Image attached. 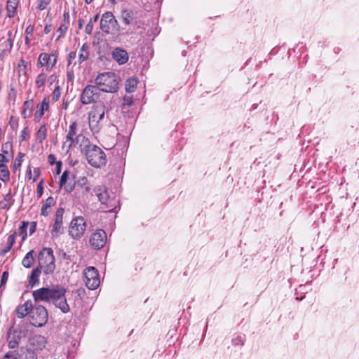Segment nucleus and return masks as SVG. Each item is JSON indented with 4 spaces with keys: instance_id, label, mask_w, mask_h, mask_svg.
I'll return each mask as SVG.
<instances>
[{
    "instance_id": "55",
    "label": "nucleus",
    "mask_w": 359,
    "mask_h": 359,
    "mask_svg": "<svg viewBox=\"0 0 359 359\" xmlns=\"http://www.w3.org/2000/svg\"><path fill=\"white\" fill-rule=\"evenodd\" d=\"M7 278H8V273L4 272L3 275H2V278H1V284H3L4 283H5L7 280Z\"/></svg>"
},
{
    "instance_id": "51",
    "label": "nucleus",
    "mask_w": 359,
    "mask_h": 359,
    "mask_svg": "<svg viewBox=\"0 0 359 359\" xmlns=\"http://www.w3.org/2000/svg\"><path fill=\"white\" fill-rule=\"evenodd\" d=\"M41 174L40 169L39 168H34L33 170V182L36 181Z\"/></svg>"
},
{
    "instance_id": "40",
    "label": "nucleus",
    "mask_w": 359,
    "mask_h": 359,
    "mask_svg": "<svg viewBox=\"0 0 359 359\" xmlns=\"http://www.w3.org/2000/svg\"><path fill=\"white\" fill-rule=\"evenodd\" d=\"M29 133H30V131H29V129L28 128V127L24 128L23 130L21 131V135L20 137V142L27 140L29 136Z\"/></svg>"
},
{
    "instance_id": "10",
    "label": "nucleus",
    "mask_w": 359,
    "mask_h": 359,
    "mask_svg": "<svg viewBox=\"0 0 359 359\" xmlns=\"http://www.w3.org/2000/svg\"><path fill=\"white\" fill-rule=\"evenodd\" d=\"M93 189L94 188L92 187L87 177H81L77 180L76 194L79 195V197L88 199L90 196L93 195Z\"/></svg>"
},
{
    "instance_id": "2",
    "label": "nucleus",
    "mask_w": 359,
    "mask_h": 359,
    "mask_svg": "<svg viewBox=\"0 0 359 359\" xmlns=\"http://www.w3.org/2000/svg\"><path fill=\"white\" fill-rule=\"evenodd\" d=\"M25 316H17L14 320V325L10 328L8 332V346L11 348H15L20 341L27 337L30 330L24 323Z\"/></svg>"
},
{
    "instance_id": "20",
    "label": "nucleus",
    "mask_w": 359,
    "mask_h": 359,
    "mask_svg": "<svg viewBox=\"0 0 359 359\" xmlns=\"http://www.w3.org/2000/svg\"><path fill=\"white\" fill-rule=\"evenodd\" d=\"M29 349L34 351L42 350L46 344V338L41 335H35L29 339Z\"/></svg>"
},
{
    "instance_id": "17",
    "label": "nucleus",
    "mask_w": 359,
    "mask_h": 359,
    "mask_svg": "<svg viewBox=\"0 0 359 359\" xmlns=\"http://www.w3.org/2000/svg\"><path fill=\"white\" fill-rule=\"evenodd\" d=\"M77 123L76 121L72 123L69 126L66 140L63 143L62 149L64 152L67 153L74 142V137L76 135Z\"/></svg>"
},
{
    "instance_id": "33",
    "label": "nucleus",
    "mask_w": 359,
    "mask_h": 359,
    "mask_svg": "<svg viewBox=\"0 0 359 359\" xmlns=\"http://www.w3.org/2000/svg\"><path fill=\"white\" fill-rule=\"evenodd\" d=\"M47 74L42 72H41L36 78L35 79V86L37 88H41L43 87L46 83V81L47 79Z\"/></svg>"
},
{
    "instance_id": "19",
    "label": "nucleus",
    "mask_w": 359,
    "mask_h": 359,
    "mask_svg": "<svg viewBox=\"0 0 359 359\" xmlns=\"http://www.w3.org/2000/svg\"><path fill=\"white\" fill-rule=\"evenodd\" d=\"M112 58L118 64H126L129 59L128 53L126 50L121 48H116L111 53Z\"/></svg>"
},
{
    "instance_id": "35",
    "label": "nucleus",
    "mask_w": 359,
    "mask_h": 359,
    "mask_svg": "<svg viewBox=\"0 0 359 359\" xmlns=\"http://www.w3.org/2000/svg\"><path fill=\"white\" fill-rule=\"evenodd\" d=\"M41 271L42 270L39 267H37L36 269L32 270L31 276L29 277V283L31 284H35L36 282L39 281V277L40 276Z\"/></svg>"
},
{
    "instance_id": "63",
    "label": "nucleus",
    "mask_w": 359,
    "mask_h": 359,
    "mask_svg": "<svg viewBox=\"0 0 359 359\" xmlns=\"http://www.w3.org/2000/svg\"><path fill=\"white\" fill-rule=\"evenodd\" d=\"M25 43H26L27 45H29V38L28 35H27V36H25Z\"/></svg>"
},
{
    "instance_id": "23",
    "label": "nucleus",
    "mask_w": 359,
    "mask_h": 359,
    "mask_svg": "<svg viewBox=\"0 0 359 359\" xmlns=\"http://www.w3.org/2000/svg\"><path fill=\"white\" fill-rule=\"evenodd\" d=\"M18 0H8L6 4L7 16L13 18L17 13Z\"/></svg>"
},
{
    "instance_id": "24",
    "label": "nucleus",
    "mask_w": 359,
    "mask_h": 359,
    "mask_svg": "<svg viewBox=\"0 0 359 359\" xmlns=\"http://www.w3.org/2000/svg\"><path fill=\"white\" fill-rule=\"evenodd\" d=\"M33 106H34V101L33 100H26L23 104V109L22 111V116L24 118H29L32 114V110H33Z\"/></svg>"
},
{
    "instance_id": "61",
    "label": "nucleus",
    "mask_w": 359,
    "mask_h": 359,
    "mask_svg": "<svg viewBox=\"0 0 359 359\" xmlns=\"http://www.w3.org/2000/svg\"><path fill=\"white\" fill-rule=\"evenodd\" d=\"M54 159H55V157H54V156L53 154H50L48 156V161H49L50 163H52Z\"/></svg>"
},
{
    "instance_id": "64",
    "label": "nucleus",
    "mask_w": 359,
    "mask_h": 359,
    "mask_svg": "<svg viewBox=\"0 0 359 359\" xmlns=\"http://www.w3.org/2000/svg\"><path fill=\"white\" fill-rule=\"evenodd\" d=\"M60 165H61V163L59 162L57 165V172H59L60 171Z\"/></svg>"
},
{
    "instance_id": "9",
    "label": "nucleus",
    "mask_w": 359,
    "mask_h": 359,
    "mask_svg": "<svg viewBox=\"0 0 359 359\" xmlns=\"http://www.w3.org/2000/svg\"><path fill=\"white\" fill-rule=\"evenodd\" d=\"M57 51L53 50L50 54L42 53L39 55L37 67H45L46 71H50L56 65L57 60Z\"/></svg>"
},
{
    "instance_id": "62",
    "label": "nucleus",
    "mask_w": 359,
    "mask_h": 359,
    "mask_svg": "<svg viewBox=\"0 0 359 359\" xmlns=\"http://www.w3.org/2000/svg\"><path fill=\"white\" fill-rule=\"evenodd\" d=\"M44 32H45V33H46V34L49 33V32H50V27H49L48 26H47V25H46V26L45 27Z\"/></svg>"
},
{
    "instance_id": "42",
    "label": "nucleus",
    "mask_w": 359,
    "mask_h": 359,
    "mask_svg": "<svg viewBox=\"0 0 359 359\" xmlns=\"http://www.w3.org/2000/svg\"><path fill=\"white\" fill-rule=\"evenodd\" d=\"M24 156V154L20 152L18 154V156L15 158L14 161V168L15 169H17L18 168L20 167L22 165V158Z\"/></svg>"
},
{
    "instance_id": "48",
    "label": "nucleus",
    "mask_w": 359,
    "mask_h": 359,
    "mask_svg": "<svg viewBox=\"0 0 359 359\" xmlns=\"http://www.w3.org/2000/svg\"><path fill=\"white\" fill-rule=\"evenodd\" d=\"M60 97V88L59 86H56L53 90V99L57 101Z\"/></svg>"
},
{
    "instance_id": "27",
    "label": "nucleus",
    "mask_w": 359,
    "mask_h": 359,
    "mask_svg": "<svg viewBox=\"0 0 359 359\" xmlns=\"http://www.w3.org/2000/svg\"><path fill=\"white\" fill-rule=\"evenodd\" d=\"M121 18L125 25H130L133 22L135 18L134 12L130 10H123L121 12Z\"/></svg>"
},
{
    "instance_id": "52",
    "label": "nucleus",
    "mask_w": 359,
    "mask_h": 359,
    "mask_svg": "<svg viewBox=\"0 0 359 359\" xmlns=\"http://www.w3.org/2000/svg\"><path fill=\"white\" fill-rule=\"evenodd\" d=\"M34 27L33 25H29V26L27 27L26 29H25V34L26 35H31L33 34L34 32Z\"/></svg>"
},
{
    "instance_id": "49",
    "label": "nucleus",
    "mask_w": 359,
    "mask_h": 359,
    "mask_svg": "<svg viewBox=\"0 0 359 359\" xmlns=\"http://www.w3.org/2000/svg\"><path fill=\"white\" fill-rule=\"evenodd\" d=\"M43 180H41L39 183L37 184V193L39 194V196H41L42 194H43Z\"/></svg>"
},
{
    "instance_id": "15",
    "label": "nucleus",
    "mask_w": 359,
    "mask_h": 359,
    "mask_svg": "<svg viewBox=\"0 0 359 359\" xmlns=\"http://www.w3.org/2000/svg\"><path fill=\"white\" fill-rule=\"evenodd\" d=\"M48 316H25L24 317V323L32 332L33 327H41L46 323Z\"/></svg>"
},
{
    "instance_id": "21",
    "label": "nucleus",
    "mask_w": 359,
    "mask_h": 359,
    "mask_svg": "<svg viewBox=\"0 0 359 359\" xmlns=\"http://www.w3.org/2000/svg\"><path fill=\"white\" fill-rule=\"evenodd\" d=\"M50 98L48 96L43 97L41 102L36 105V111L35 112V118L37 121H39L44 114V112L48 111L49 109Z\"/></svg>"
},
{
    "instance_id": "31",
    "label": "nucleus",
    "mask_w": 359,
    "mask_h": 359,
    "mask_svg": "<svg viewBox=\"0 0 359 359\" xmlns=\"http://www.w3.org/2000/svg\"><path fill=\"white\" fill-rule=\"evenodd\" d=\"M245 341V336L242 334H236L231 339V344L234 346L241 347L244 345Z\"/></svg>"
},
{
    "instance_id": "3",
    "label": "nucleus",
    "mask_w": 359,
    "mask_h": 359,
    "mask_svg": "<svg viewBox=\"0 0 359 359\" xmlns=\"http://www.w3.org/2000/svg\"><path fill=\"white\" fill-rule=\"evenodd\" d=\"M95 84L100 91L114 93L118 89L119 79L113 72H104L97 75Z\"/></svg>"
},
{
    "instance_id": "58",
    "label": "nucleus",
    "mask_w": 359,
    "mask_h": 359,
    "mask_svg": "<svg viewBox=\"0 0 359 359\" xmlns=\"http://www.w3.org/2000/svg\"><path fill=\"white\" fill-rule=\"evenodd\" d=\"M27 175L29 177V179L32 178V170L31 168L29 166L27 170Z\"/></svg>"
},
{
    "instance_id": "13",
    "label": "nucleus",
    "mask_w": 359,
    "mask_h": 359,
    "mask_svg": "<svg viewBox=\"0 0 359 359\" xmlns=\"http://www.w3.org/2000/svg\"><path fill=\"white\" fill-rule=\"evenodd\" d=\"M64 212L65 210L62 208H58L56 211L54 223L51 229V235L53 237H57L60 234L63 233L64 228L62 219Z\"/></svg>"
},
{
    "instance_id": "39",
    "label": "nucleus",
    "mask_w": 359,
    "mask_h": 359,
    "mask_svg": "<svg viewBox=\"0 0 359 359\" xmlns=\"http://www.w3.org/2000/svg\"><path fill=\"white\" fill-rule=\"evenodd\" d=\"M68 181H70V178L69 177L68 171L65 170L62 172L60 179V187H62Z\"/></svg>"
},
{
    "instance_id": "16",
    "label": "nucleus",
    "mask_w": 359,
    "mask_h": 359,
    "mask_svg": "<svg viewBox=\"0 0 359 359\" xmlns=\"http://www.w3.org/2000/svg\"><path fill=\"white\" fill-rule=\"evenodd\" d=\"M107 233L104 230L99 229L93 233L90 238V244L95 249L102 248L106 243Z\"/></svg>"
},
{
    "instance_id": "60",
    "label": "nucleus",
    "mask_w": 359,
    "mask_h": 359,
    "mask_svg": "<svg viewBox=\"0 0 359 359\" xmlns=\"http://www.w3.org/2000/svg\"><path fill=\"white\" fill-rule=\"evenodd\" d=\"M56 76L55 75H51L50 77H49V81H50V84L51 85L53 83V82L55 81Z\"/></svg>"
},
{
    "instance_id": "28",
    "label": "nucleus",
    "mask_w": 359,
    "mask_h": 359,
    "mask_svg": "<svg viewBox=\"0 0 359 359\" xmlns=\"http://www.w3.org/2000/svg\"><path fill=\"white\" fill-rule=\"evenodd\" d=\"M34 251L30 250L28 252L22 261V264L25 268H30L34 263Z\"/></svg>"
},
{
    "instance_id": "4",
    "label": "nucleus",
    "mask_w": 359,
    "mask_h": 359,
    "mask_svg": "<svg viewBox=\"0 0 359 359\" xmlns=\"http://www.w3.org/2000/svg\"><path fill=\"white\" fill-rule=\"evenodd\" d=\"M105 106L102 103H97L92 107L88 113L89 128L93 134L99 133L101 129V121L104 118Z\"/></svg>"
},
{
    "instance_id": "29",
    "label": "nucleus",
    "mask_w": 359,
    "mask_h": 359,
    "mask_svg": "<svg viewBox=\"0 0 359 359\" xmlns=\"http://www.w3.org/2000/svg\"><path fill=\"white\" fill-rule=\"evenodd\" d=\"M47 137V128L45 125L39 127L36 133V140L37 142L41 143Z\"/></svg>"
},
{
    "instance_id": "32",
    "label": "nucleus",
    "mask_w": 359,
    "mask_h": 359,
    "mask_svg": "<svg viewBox=\"0 0 359 359\" xmlns=\"http://www.w3.org/2000/svg\"><path fill=\"white\" fill-rule=\"evenodd\" d=\"M137 85V80L135 78L128 79L125 84L126 90L128 93H133L135 90Z\"/></svg>"
},
{
    "instance_id": "53",
    "label": "nucleus",
    "mask_w": 359,
    "mask_h": 359,
    "mask_svg": "<svg viewBox=\"0 0 359 359\" xmlns=\"http://www.w3.org/2000/svg\"><path fill=\"white\" fill-rule=\"evenodd\" d=\"M8 161V160L7 159L6 156L4 154H0V166L6 165L5 163Z\"/></svg>"
},
{
    "instance_id": "5",
    "label": "nucleus",
    "mask_w": 359,
    "mask_h": 359,
    "mask_svg": "<svg viewBox=\"0 0 359 359\" xmlns=\"http://www.w3.org/2000/svg\"><path fill=\"white\" fill-rule=\"evenodd\" d=\"M39 267L46 274L52 273L55 269V257L51 248H44L39 255Z\"/></svg>"
},
{
    "instance_id": "14",
    "label": "nucleus",
    "mask_w": 359,
    "mask_h": 359,
    "mask_svg": "<svg viewBox=\"0 0 359 359\" xmlns=\"http://www.w3.org/2000/svg\"><path fill=\"white\" fill-rule=\"evenodd\" d=\"M117 24V21L111 12L103 13L100 20V28L106 33H109Z\"/></svg>"
},
{
    "instance_id": "41",
    "label": "nucleus",
    "mask_w": 359,
    "mask_h": 359,
    "mask_svg": "<svg viewBox=\"0 0 359 359\" xmlns=\"http://www.w3.org/2000/svg\"><path fill=\"white\" fill-rule=\"evenodd\" d=\"M34 306V305H33L32 302L27 301L24 304L22 307H24V310L27 312V314H29L31 312L33 313Z\"/></svg>"
},
{
    "instance_id": "45",
    "label": "nucleus",
    "mask_w": 359,
    "mask_h": 359,
    "mask_svg": "<svg viewBox=\"0 0 359 359\" xmlns=\"http://www.w3.org/2000/svg\"><path fill=\"white\" fill-rule=\"evenodd\" d=\"M15 235L16 233L14 232L13 233L11 234L7 238V245L10 248H12L15 242Z\"/></svg>"
},
{
    "instance_id": "30",
    "label": "nucleus",
    "mask_w": 359,
    "mask_h": 359,
    "mask_svg": "<svg viewBox=\"0 0 359 359\" xmlns=\"http://www.w3.org/2000/svg\"><path fill=\"white\" fill-rule=\"evenodd\" d=\"M11 200H12V195L11 194V191H9L8 194H6L4 196V199L0 201V208L8 210L12 205Z\"/></svg>"
},
{
    "instance_id": "36",
    "label": "nucleus",
    "mask_w": 359,
    "mask_h": 359,
    "mask_svg": "<svg viewBox=\"0 0 359 359\" xmlns=\"http://www.w3.org/2000/svg\"><path fill=\"white\" fill-rule=\"evenodd\" d=\"M29 223L27 222H22V224L20 226L18 229V234L22 237V240L25 241L27 238V229L28 227Z\"/></svg>"
},
{
    "instance_id": "26",
    "label": "nucleus",
    "mask_w": 359,
    "mask_h": 359,
    "mask_svg": "<svg viewBox=\"0 0 359 359\" xmlns=\"http://www.w3.org/2000/svg\"><path fill=\"white\" fill-rule=\"evenodd\" d=\"M89 57V46L87 43H83L81 46L79 54V62L81 64L86 61Z\"/></svg>"
},
{
    "instance_id": "6",
    "label": "nucleus",
    "mask_w": 359,
    "mask_h": 359,
    "mask_svg": "<svg viewBox=\"0 0 359 359\" xmlns=\"http://www.w3.org/2000/svg\"><path fill=\"white\" fill-rule=\"evenodd\" d=\"M66 290L64 287L56 285L52 287V291L50 297V300L53 302L54 305L58 308L62 313H68L69 311V306L67 303L65 294Z\"/></svg>"
},
{
    "instance_id": "8",
    "label": "nucleus",
    "mask_w": 359,
    "mask_h": 359,
    "mask_svg": "<svg viewBox=\"0 0 359 359\" xmlns=\"http://www.w3.org/2000/svg\"><path fill=\"white\" fill-rule=\"evenodd\" d=\"M84 281L90 290L96 289L100 283L97 270L93 266H88L83 271Z\"/></svg>"
},
{
    "instance_id": "25",
    "label": "nucleus",
    "mask_w": 359,
    "mask_h": 359,
    "mask_svg": "<svg viewBox=\"0 0 359 359\" xmlns=\"http://www.w3.org/2000/svg\"><path fill=\"white\" fill-rule=\"evenodd\" d=\"M55 204V200L53 197H48L46 200L45 203L43 205L41 210V215L44 217H47L51 210V207L54 205Z\"/></svg>"
},
{
    "instance_id": "43",
    "label": "nucleus",
    "mask_w": 359,
    "mask_h": 359,
    "mask_svg": "<svg viewBox=\"0 0 359 359\" xmlns=\"http://www.w3.org/2000/svg\"><path fill=\"white\" fill-rule=\"evenodd\" d=\"M67 29H68V25H67V23H66V22H64L59 27V28L57 29V32H60V35L58 36L57 39H60L61 36H62L65 34V33L67 32Z\"/></svg>"
},
{
    "instance_id": "46",
    "label": "nucleus",
    "mask_w": 359,
    "mask_h": 359,
    "mask_svg": "<svg viewBox=\"0 0 359 359\" xmlns=\"http://www.w3.org/2000/svg\"><path fill=\"white\" fill-rule=\"evenodd\" d=\"M25 359H37L34 351L32 349L27 350L25 353Z\"/></svg>"
},
{
    "instance_id": "1",
    "label": "nucleus",
    "mask_w": 359,
    "mask_h": 359,
    "mask_svg": "<svg viewBox=\"0 0 359 359\" xmlns=\"http://www.w3.org/2000/svg\"><path fill=\"white\" fill-rule=\"evenodd\" d=\"M76 138L77 141L82 139L80 147L81 150L85 152L89 164L95 168H100L106 164V155L101 148L95 144H91L89 140L82 135H78Z\"/></svg>"
},
{
    "instance_id": "54",
    "label": "nucleus",
    "mask_w": 359,
    "mask_h": 359,
    "mask_svg": "<svg viewBox=\"0 0 359 359\" xmlns=\"http://www.w3.org/2000/svg\"><path fill=\"white\" fill-rule=\"evenodd\" d=\"M74 76L73 71H69L67 72V80H68V81H72L73 79H74Z\"/></svg>"
},
{
    "instance_id": "11",
    "label": "nucleus",
    "mask_w": 359,
    "mask_h": 359,
    "mask_svg": "<svg viewBox=\"0 0 359 359\" xmlns=\"http://www.w3.org/2000/svg\"><path fill=\"white\" fill-rule=\"evenodd\" d=\"M100 90L97 86L88 85L86 86L81 95V102L83 104H90L99 97Z\"/></svg>"
},
{
    "instance_id": "50",
    "label": "nucleus",
    "mask_w": 359,
    "mask_h": 359,
    "mask_svg": "<svg viewBox=\"0 0 359 359\" xmlns=\"http://www.w3.org/2000/svg\"><path fill=\"white\" fill-rule=\"evenodd\" d=\"M76 57V51H71L68 55V65H69L72 60H74Z\"/></svg>"
},
{
    "instance_id": "57",
    "label": "nucleus",
    "mask_w": 359,
    "mask_h": 359,
    "mask_svg": "<svg viewBox=\"0 0 359 359\" xmlns=\"http://www.w3.org/2000/svg\"><path fill=\"white\" fill-rule=\"evenodd\" d=\"M36 229V224L33 223L32 226L30 227L29 232L30 234L33 233L35 231Z\"/></svg>"
},
{
    "instance_id": "47",
    "label": "nucleus",
    "mask_w": 359,
    "mask_h": 359,
    "mask_svg": "<svg viewBox=\"0 0 359 359\" xmlns=\"http://www.w3.org/2000/svg\"><path fill=\"white\" fill-rule=\"evenodd\" d=\"M93 29V20L90 19L86 26L85 32L88 34H91Z\"/></svg>"
},
{
    "instance_id": "38",
    "label": "nucleus",
    "mask_w": 359,
    "mask_h": 359,
    "mask_svg": "<svg viewBox=\"0 0 359 359\" xmlns=\"http://www.w3.org/2000/svg\"><path fill=\"white\" fill-rule=\"evenodd\" d=\"M72 178L71 182H67V183H66V184L62 187H64V189H65L66 191L69 192V193L72 192V191L74 189L75 187L76 186V183H75V182H74V175H72Z\"/></svg>"
},
{
    "instance_id": "34",
    "label": "nucleus",
    "mask_w": 359,
    "mask_h": 359,
    "mask_svg": "<svg viewBox=\"0 0 359 359\" xmlns=\"http://www.w3.org/2000/svg\"><path fill=\"white\" fill-rule=\"evenodd\" d=\"M0 180L4 182H8L10 180V172L6 165L0 166Z\"/></svg>"
},
{
    "instance_id": "37",
    "label": "nucleus",
    "mask_w": 359,
    "mask_h": 359,
    "mask_svg": "<svg viewBox=\"0 0 359 359\" xmlns=\"http://www.w3.org/2000/svg\"><path fill=\"white\" fill-rule=\"evenodd\" d=\"M33 313L36 314H48L46 307L39 304L38 302H36L34 304Z\"/></svg>"
},
{
    "instance_id": "12",
    "label": "nucleus",
    "mask_w": 359,
    "mask_h": 359,
    "mask_svg": "<svg viewBox=\"0 0 359 359\" xmlns=\"http://www.w3.org/2000/svg\"><path fill=\"white\" fill-rule=\"evenodd\" d=\"M93 191L101 203L105 204L109 208V211H111L116 203L114 199L109 198L106 188L103 186H97L94 188Z\"/></svg>"
},
{
    "instance_id": "56",
    "label": "nucleus",
    "mask_w": 359,
    "mask_h": 359,
    "mask_svg": "<svg viewBox=\"0 0 359 359\" xmlns=\"http://www.w3.org/2000/svg\"><path fill=\"white\" fill-rule=\"evenodd\" d=\"M11 248H10V247H9V246H8V245H6V247L4 249H3V250H2V251H1V254H2V255H5V254H6L7 252H8L11 250Z\"/></svg>"
},
{
    "instance_id": "59",
    "label": "nucleus",
    "mask_w": 359,
    "mask_h": 359,
    "mask_svg": "<svg viewBox=\"0 0 359 359\" xmlns=\"http://www.w3.org/2000/svg\"><path fill=\"white\" fill-rule=\"evenodd\" d=\"M12 357H13V354L8 353L5 355V356L3 358V359H13Z\"/></svg>"
},
{
    "instance_id": "22",
    "label": "nucleus",
    "mask_w": 359,
    "mask_h": 359,
    "mask_svg": "<svg viewBox=\"0 0 359 359\" xmlns=\"http://www.w3.org/2000/svg\"><path fill=\"white\" fill-rule=\"evenodd\" d=\"M27 62L21 58L18 64L17 72L18 74V77H24L25 82L27 80Z\"/></svg>"
},
{
    "instance_id": "44",
    "label": "nucleus",
    "mask_w": 359,
    "mask_h": 359,
    "mask_svg": "<svg viewBox=\"0 0 359 359\" xmlns=\"http://www.w3.org/2000/svg\"><path fill=\"white\" fill-rule=\"evenodd\" d=\"M51 0H38L37 8L42 11L46 8Z\"/></svg>"
},
{
    "instance_id": "18",
    "label": "nucleus",
    "mask_w": 359,
    "mask_h": 359,
    "mask_svg": "<svg viewBox=\"0 0 359 359\" xmlns=\"http://www.w3.org/2000/svg\"><path fill=\"white\" fill-rule=\"evenodd\" d=\"M52 287H42L33 292V297L35 302L50 301Z\"/></svg>"
},
{
    "instance_id": "7",
    "label": "nucleus",
    "mask_w": 359,
    "mask_h": 359,
    "mask_svg": "<svg viewBox=\"0 0 359 359\" xmlns=\"http://www.w3.org/2000/svg\"><path fill=\"white\" fill-rule=\"evenodd\" d=\"M86 229V223L83 217H76L70 222L69 234L74 239L81 238Z\"/></svg>"
}]
</instances>
